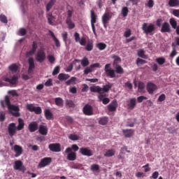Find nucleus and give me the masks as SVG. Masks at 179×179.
Segmentation results:
<instances>
[{
  "label": "nucleus",
  "mask_w": 179,
  "mask_h": 179,
  "mask_svg": "<svg viewBox=\"0 0 179 179\" xmlns=\"http://www.w3.org/2000/svg\"><path fill=\"white\" fill-rule=\"evenodd\" d=\"M0 20L2 22V23H8V18L3 15H0Z\"/></svg>",
  "instance_id": "nucleus-62"
},
{
  "label": "nucleus",
  "mask_w": 179,
  "mask_h": 179,
  "mask_svg": "<svg viewBox=\"0 0 179 179\" xmlns=\"http://www.w3.org/2000/svg\"><path fill=\"white\" fill-rule=\"evenodd\" d=\"M138 89L139 93H143V92H145V83H143V82H139L138 84Z\"/></svg>",
  "instance_id": "nucleus-38"
},
{
  "label": "nucleus",
  "mask_w": 179,
  "mask_h": 179,
  "mask_svg": "<svg viewBox=\"0 0 179 179\" xmlns=\"http://www.w3.org/2000/svg\"><path fill=\"white\" fill-rule=\"evenodd\" d=\"M46 17H47L49 24H51V25L54 24V22H55V17L52 15V13H47Z\"/></svg>",
  "instance_id": "nucleus-29"
},
{
  "label": "nucleus",
  "mask_w": 179,
  "mask_h": 179,
  "mask_svg": "<svg viewBox=\"0 0 179 179\" xmlns=\"http://www.w3.org/2000/svg\"><path fill=\"white\" fill-rule=\"evenodd\" d=\"M97 22V15L94 13V10H91V26L92 31L96 37H97V33L96 32V27L94 24Z\"/></svg>",
  "instance_id": "nucleus-5"
},
{
  "label": "nucleus",
  "mask_w": 179,
  "mask_h": 179,
  "mask_svg": "<svg viewBox=\"0 0 179 179\" xmlns=\"http://www.w3.org/2000/svg\"><path fill=\"white\" fill-rule=\"evenodd\" d=\"M58 73H59V66L55 67L52 75L55 76V75H58Z\"/></svg>",
  "instance_id": "nucleus-63"
},
{
  "label": "nucleus",
  "mask_w": 179,
  "mask_h": 179,
  "mask_svg": "<svg viewBox=\"0 0 179 179\" xmlns=\"http://www.w3.org/2000/svg\"><path fill=\"white\" fill-rule=\"evenodd\" d=\"M6 118V113L3 111L0 112V122H3Z\"/></svg>",
  "instance_id": "nucleus-53"
},
{
  "label": "nucleus",
  "mask_w": 179,
  "mask_h": 179,
  "mask_svg": "<svg viewBox=\"0 0 179 179\" xmlns=\"http://www.w3.org/2000/svg\"><path fill=\"white\" fill-rule=\"evenodd\" d=\"M14 170H18L19 171H22V173H24L26 171V167L23 166V162L20 160L15 161L14 166H13Z\"/></svg>",
  "instance_id": "nucleus-6"
},
{
  "label": "nucleus",
  "mask_w": 179,
  "mask_h": 179,
  "mask_svg": "<svg viewBox=\"0 0 179 179\" xmlns=\"http://www.w3.org/2000/svg\"><path fill=\"white\" fill-rule=\"evenodd\" d=\"M28 64H29L28 72L29 73H31V72L33 71V69L36 68V66L34 65V59H33V57H29L28 59Z\"/></svg>",
  "instance_id": "nucleus-23"
},
{
  "label": "nucleus",
  "mask_w": 179,
  "mask_h": 179,
  "mask_svg": "<svg viewBox=\"0 0 179 179\" xmlns=\"http://www.w3.org/2000/svg\"><path fill=\"white\" fill-rule=\"evenodd\" d=\"M169 23L171 27L173 28L174 29H177V27H178L177 26V21L176 20L175 18H171L169 20Z\"/></svg>",
  "instance_id": "nucleus-39"
},
{
  "label": "nucleus",
  "mask_w": 179,
  "mask_h": 179,
  "mask_svg": "<svg viewBox=\"0 0 179 179\" xmlns=\"http://www.w3.org/2000/svg\"><path fill=\"white\" fill-rule=\"evenodd\" d=\"M156 90H157V85L153 83H148L147 92L149 93V94H153Z\"/></svg>",
  "instance_id": "nucleus-13"
},
{
  "label": "nucleus",
  "mask_w": 179,
  "mask_h": 179,
  "mask_svg": "<svg viewBox=\"0 0 179 179\" xmlns=\"http://www.w3.org/2000/svg\"><path fill=\"white\" fill-rule=\"evenodd\" d=\"M69 78H71V76H69V74H66L64 73H61L58 76V79L61 81L67 80V79H69Z\"/></svg>",
  "instance_id": "nucleus-30"
},
{
  "label": "nucleus",
  "mask_w": 179,
  "mask_h": 179,
  "mask_svg": "<svg viewBox=\"0 0 179 179\" xmlns=\"http://www.w3.org/2000/svg\"><path fill=\"white\" fill-rule=\"evenodd\" d=\"M55 3V0H50L49 3L46 5V12H50L54 4Z\"/></svg>",
  "instance_id": "nucleus-37"
},
{
  "label": "nucleus",
  "mask_w": 179,
  "mask_h": 179,
  "mask_svg": "<svg viewBox=\"0 0 179 179\" xmlns=\"http://www.w3.org/2000/svg\"><path fill=\"white\" fill-rule=\"evenodd\" d=\"M98 99L99 101H102L103 104L104 105L108 104V103H110V99L107 98V94H106L104 92L103 94H99Z\"/></svg>",
  "instance_id": "nucleus-16"
},
{
  "label": "nucleus",
  "mask_w": 179,
  "mask_h": 179,
  "mask_svg": "<svg viewBox=\"0 0 179 179\" xmlns=\"http://www.w3.org/2000/svg\"><path fill=\"white\" fill-rule=\"evenodd\" d=\"M113 86H114V84L111 83H108V84L103 85V87H101V92L108 93V92H110Z\"/></svg>",
  "instance_id": "nucleus-24"
},
{
  "label": "nucleus",
  "mask_w": 179,
  "mask_h": 179,
  "mask_svg": "<svg viewBox=\"0 0 179 179\" xmlns=\"http://www.w3.org/2000/svg\"><path fill=\"white\" fill-rule=\"evenodd\" d=\"M78 43L80 45H86V38L82 37Z\"/></svg>",
  "instance_id": "nucleus-64"
},
{
  "label": "nucleus",
  "mask_w": 179,
  "mask_h": 179,
  "mask_svg": "<svg viewBox=\"0 0 179 179\" xmlns=\"http://www.w3.org/2000/svg\"><path fill=\"white\" fill-rule=\"evenodd\" d=\"M48 148L50 152H55L58 153L61 152V144L59 143H51L48 145Z\"/></svg>",
  "instance_id": "nucleus-10"
},
{
  "label": "nucleus",
  "mask_w": 179,
  "mask_h": 179,
  "mask_svg": "<svg viewBox=\"0 0 179 179\" xmlns=\"http://www.w3.org/2000/svg\"><path fill=\"white\" fill-rule=\"evenodd\" d=\"M93 50V41H90L85 46L86 51H92Z\"/></svg>",
  "instance_id": "nucleus-45"
},
{
  "label": "nucleus",
  "mask_w": 179,
  "mask_h": 179,
  "mask_svg": "<svg viewBox=\"0 0 179 179\" xmlns=\"http://www.w3.org/2000/svg\"><path fill=\"white\" fill-rule=\"evenodd\" d=\"M15 157H19L23 153V148L18 145H14Z\"/></svg>",
  "instance_id": "nucleus-22"
},
{
  "label": "nucleus",
  "mask_w": 179,
  "mask_h": 179,
  "mask_svg": "<svg viewBox=\"0 0 179 179\" xmlns=\"http://www.w3.org/2000/svg\"><path fill=\"white\" fill-rule=\"evenodd\" d=\"M55 103L57 107H64V99L61 97L55 98Z\"/></svg>",
  "instance_id": "nucleus-31"
},
{
  "label": "nucleus",
  "mask_w": 179,
  "mask_h": 179,
  "mask_svg": "<svg viewBox=\"0 0 179 179\" xmlns=\"http://www.w3.org/2000/svg\"><path fill=\"white\" fill-rule=\"evenodd\" d=\"M8 94H10L11 96H13V97H18L19 96V94H17V92H16V90H10L8 92Z\"/></svg>",
  "instance_id": "nucleus-56"
},
{
  "label": "nucleus",
  "mask_w": 179,
  "mask_h": 179,
  "mask_svg": "<svg viewBox=\"0 0 179 179\" xmlns=\"http://www.w3.org/2000/svg\"><path fill=\"white\" fill-rule=\"evenodd\" d=\"M0 104L3 108L8 106L9 111L14 117H20V113H19V106L10 104V98H9L8 96H6L4 99L0 101Z\"/></svg>",
  "instance_id": "nucleus-1"
},
{
  "label": "nucleus",
  "mask_w": 179,
  "mask_h": 179,
  "mask_svg": "<svg viewBox=\"0 0 179 179\" xmlns=\"http://www.w3.org/2000/svg\"><path fill=\"white\" fill-rule=\"evenodd\" d=\"M142 30L145 34H150V33H153V31L155 30V24H148V23H143Z\"/></svg>",
  "instance_id": "nucleus-4"
},
{
  "label": "nucleus",
  "mask_w": 179,
  "mask_h": 179,
  "mask_svg": "<svg viewBox=\"0 0 179 179\" xmlns=\"http://www.w3.org/2000/svg\"><path fill=\"white\" fill-rule=\"evenodd\" d=\"M81 65L83 66V68H86V66H88V65L90 64V62H89V59L86 57H84L81 61Z\"/></svg>",
  "instance_id": "nucleus-33"
},
{
  "label": "nucleus",
  "mask_w": 179,
  "mask_h": 179,
  "mask_svg": "<svg viewBox=\"0 0 179 179\" xmlns=\"http://www.w3.org/2000/svg\"><path fill=\"white\" fill-rule=\"evenodd\" d=\"M16 129H17V128L16 127V124L10 123L8 124V132L11 138L12 136H15V134H16Z\"/></svg>",
  "instance_id": "nucleus-11"
},
{
  "label": "nucleus",
  "mask_w": 179,
  "mask_h": 179,
  "mask_svg": "<svg viewBox=\"0 0 179 179\" xmlns=\"http://www.w3.org/2000/svg\"><path fill=\"white\" fill-rule=\"evenodd\" d=\"M171 28H170V24H169V22H164L161 28V33H171Z\"/></svg>",
  "instance_id": "nucleus-19"
},
{
  "label": "nucleus",
  "mask_w": 179,
  "mask_h": 179,
  "mask_svg": "<svg viewBox=\"0 0 179 179\" xmlns=\"http://www.w3.org/2000/svg\"><path fill=\"white\" fill-rule=\"evenodd\" d=\"M66 23L69 26V29L72 30V29H75V23L72 22V20H66Z\"/></svg>",
  "instance_id": "nucleus-43"
},
{
  "label": "nucleus",
  "mask_w": 179,
  "mask_h": 179,
  "mask_svg": "<svg viewBox=\"0 0 179 179\" xmlns=\"http://www.w3.org/2000/svg\"><path fill=\"white\" fill-rule=\"evenodd\" d=\"M138 56L141 58H146V55H145V51L143 50H140L138 52Z\"/></svg>",
  "instance_id": "nucleus-59"
},
{
  "label": "nucleus",
  "mask_w": 179,
  "mask_h": 179,
  "mask_svg": "<svg viewBox=\"0 0 179 179\" xmlns=\"http://www.w3.org/2000/svg\"><path fill=\"white\" fill-rule=\"evenodd\" d=\"M169 5L171 8L174 6H178L179 5V0H169Z\"/></svg>",
  "instance_id": "nucleus-41"
},
{
  "label": "nucleus",
  "mask_w": 179,
  "mask_h": 179,
  "mask_svg": "<svg viewBox=\"0 0 179 179\" xmlns=\"http://www.w3.org/2000/svg\"><path fill=\"white\" fill-rule=\"evenodd\" d=\"M66 153H68L67 155V160H69L70 162H73L76 159V152H72V148H67L65 150Z\"/></svg>",
  "instance_id": "nucleus-7"
},
{
  "label": "nucleus",
  "mask_w": 179,
  "mask_h": 179,
  "mask_svg": "<svg viewBox=\"0 0 179 179\" xmlns=\"http://www.w3.org/2000/svg\"><path fill=\"white\" fill-rule=\"evenodd\" d=\"M38 132L41 134V135L45 136V135L48 134V128L47 126L40 125L38 127Z\"/></svg>",
  "instance_id": "nucleus-25"
},
{
  "label": "nucleus",
  "mask_w": 179,
  "mask_h": 179,
  "mask_svg": "<svg viewBox=\"0 0 179 179\" xmlns=\"http://www.w3.org/2000/svg\"><path fill=\"white\" fill-rule=\"evenodd\" d=\"M35 107L36 106H34L33 103H27L26 106L27 110H28V111H30L31 113H33V111H34Z\"/></svg>",
  "instance_id": "nucleus-50"
},
{
  "label": "nucleus",
  "mask_w": 179,
  "mask_h": 179,
  "mask_svg": "<svg viewBox=\"0 0 179 179\" xmlns=\"http://www.w3.org/2000/svg\"><path fill=\"white\" fill-rule=\"evenodd\" d=\"M80 153L83 155V156H93V152H92V150H90L87 148H80Z\"/></svg>",
  "instance_id": "nucleus-17"
},
{
  "label": "nucleus",
  "mask_w": 179,
  "mask_h": 179,
  "mask_svg": "<svg viewBox=\"0 0 179 179\" xmlns=\"http://www.w3.org/2000/svg\"><path fill=\"white\" fill-rule=\"evenodd\" d=\"M38 123L37 122H31L28 125V129L29 132H36L38 129Z\"/></svg>",
  "instance_id": "nucleus-15"
},
{
  "label": "nucleus",
  "mask_w": 179,
  "mask_h": 179,
  "mask_svg": "<svg viewBox=\"0 0 179 179\" xmlns=\"http://www.w3.org/2000/svg\"><path fill=\"white\" fill-rule=\"evenodd\" d=\"M9 69L11 72H17V66L16 64H12L9 66Z\"/></svg>",
  "instance_id": "nucleus-55"
},
{
  "label": "nucleus",
  "mask_w": 179,
  "mask_h": 179,
  "mask_svg": "<svg viewBox=\"0 0 179 179\" xmlns=\"http://www.w3.org/2000/svg\"><path fill=\"white\" fill-rule=\"evenodd\" d=\"M27 34V31L26 30V29L20 28L19 29V34H20V36H26Z\"/></svg>",
  "instance_id": "nucleus-57"
},
{
  "label": "nucleus",
  "mask_w": 179,
  "mask_h": 179,
  "mask_svg": "<svg viewBox=\"0 0 179 179\" xmlns=\"http://www.w3.org/2000/svg\"><path fill=\"white\" fill-rule=\"evenodd\" d=\"M46 54L43 49H39L35 55V59L37 62L42 64L45 61Z\"/></svg>",
  "instance_id": "nucleus-2"
},
{
  "label": "nucleus",
  "mask_w": 179,
  "mask_h": 179,
  "mask_svg": "<svg viewBox=\"0 0 179 179\" xmlns=\"http://www.w3.org/2000/svg\"><path fill=\"white\" fill-rule=\"evenodd\" d=\"M66 105L71 108H73L75 107V103H73V101L71 99L66 100Z\"/></svg>",
  "instance_id": "nucleus-51"
},
{
  "label": "nucleus",
  "mask_w": 179,
  "mask_h": 179,
  "mask_svg": "<svg viewBox=\"0 0 179 179\" xmlns=\"http://www.w3.org/2000/svg\"><path fill=\"white\" fill-rule=\"evenodd\" d=\"M177 54H178V52H177V50H176V48H173L171 52L170 53L169 57L170 58H174V57H176Z\"/></svg>",
  "instance_id": "nucleus-60"
},
{
  "label": "nucleus",
  "mask_w": 179,
  "mask_h": 179,
  "mask_svg": "<svg viewBox=\"0 0 179 179\" xmlns=\"http://www.w3.org/2000/svg\"><path fill=\"white\" fill-rule=\"evenodd\" d=\"M72 15H73V8H72V7H70V9L67 10L66 20H71Z\"/></svg>",
  "instance_id": "nucleus-44"
},
{
  "label": "nucleus",
  "mask_w": 179,
  "mask_h": 179,
  "mask_svg": "<svg viewBox=\"0 0 179 179\" xmlns=\"http://www.w3.org/2000/svg\"><path fill=\"white\" fill-rule=\"evenodd\" d=\"M105 73L108 78H110L111 79L115 78V70L111 69V64H107L105 65Z\"/></svg>",
  "instance_id": "nucleus-3"
},
{
  "label": "nucleus",
  "mask_w": 179,
  "mask_h": 179,
  "mask_svg": "<svg viewBox=\"0 0 179 179\" xmlns=\"http://www.w3.org/2000/svg\"><path fill=\"white\" fill-rule=\"evenodd\" d=\"M114 155H115V150H114L113 149H111V150H108L105 152L104 156L106 157H112V156H114Z\"/></svg>",
  "instance_id": "nucleus-36"
},
{
  "label": "nucleus",
  "mask_w": 179,
  "mask_h": 179,
  "mask_svg": "<svg viewBox=\"0 0 179 179\" xmlns=\"http://www.w3.org/2000/svg\"><path fill=\"white\" fill-rule=\"evenodd\" d=\"M90 92L92 93H99V94H103L104 92H101V87L99 85L90 87Z\"/></svg>",
  "instance_id": "nucleus-28"
},
{
  "label": "nucleus",
  "mask_w": 179,
  "mask_h": 179,
  "mask_svg": "<svg viewBox=\"0 0 179 179\" xmlns=\"http://www.w3.org/2000/svg\"><path fill=\"white\" fill-rule=\"evenodd\" d=\"M156 62H157L159 65H163L166 63V59H164V57H158L156 59Z\"/></svg>",
  "instance_id": "nucleus-49"
},
{
  "label": "nucleus",
  "mask_w": 179,
  "mask_h": 179,
  "mask_svg": "<svg viewBox=\"0 0 179 179\" xmlns=\"http://www.w3.org/2000/svg\"><path fill=\"white\" fill-rule=\"evenodd\" d=\"M114 68L116 73H119L120 75H122V73H124V69H122L121 66H115Z\"/></svg>",
  "instance_id": "nucleus-40"
},
{
  "label": "nucleus",
  "mask_w": 179,
  "mask_h": 179,
  "mask_svg": "<svg viewBox=\"0 0 179 179\" xmlns=\"http://www.w3.org/2000/svg\"><path fill=\"white\" fill-rule=\"evenodd\" d=\"M134 129H123L122 133L124 135L125 138H131V136H134Z\"/></svg>",
  "instance_id": "nucleus-26"
},
{
  "label": "nucleus",
  "mask_w": 179,
  "mask_h": 179,
  "mask_svg": "<svg viewBox=\"0 0 179 179\" xmlns=\"http://www.w3.org/2000/svg\"><path fill=\"white\" fill-rule=\"evenodd\" d=\"M4 82H8L10 85H16L17 83V80H19V77L17 75H14L11 78H4Z\"/></svg>",
  "instance_id": "nucleus-14"
},
{
  "label": "nucleus",
  "mask_w": 179,
  "mask_h": 179,
  "mask_svg": "<svg viewBox=\"0 0 179 179\" xmlns=\"http://www.w3.org/2000/svg\"><path fill=\"white\" fill-rule=\"evenodd\" d=\"M37 42L36 41H34L32 43V48L31 50L27 52V57H31V55H34V54L36 53V51H37Z\"/></svg>",
  "instance_id": "nucleus-20"
},
{
  "label": "nucleus",
  "mask_w": 179,
  "mask_h": 179,
  "mask_svg": "<svg viewBox=\"0 0 179 179\" xmlns=\"http://www.w3.org/2000/svg\"><path fill=\"white\" fill-rule=\"evenodd\" d=\"M100 125H106L108 122V119L107 117H102L99 120Z\"/></svg>",
  "instance_id": "nucleus-54"
},
{
  "label": "nucleus",
  "mask_w": 179,
  "mask_h": 179,
  "mask_svg": "<svg viewBox=\"0 0 179 179\" xmlns=\"http://www.w3.org/2000/svg\"><path fill=\"white\" fill-rule=\"evenodd\" d=\"M76 77H71L70 80L66 82V85L67 86H70V85H76Z\"/></svg>",
  "instance_id": "nucleus-42"
},
{
  "label": "nucleus",
  "mask_w": 179,
  "mask_h": 179,
  "mask_svg": "<svg viewBox=\"0 0 179 179\" xmlns=\"http://www.w3.org/2000/svg\"><path fill=\"white\" fill-rule=\"evenodd\" d=\"M112 58H113V59H114L113 66H117L118 64H120V62H121V57H120L117 55H113L112 57Z\"/></svg>",
  "instance_id": "nucleus-35"
},
{
  "label": "nucleus",
  "mask_w": 179,
  "mask_h": 179,
  "mask_svg": "<svg viewBox=\"0 0 179 179\" xmlns=\"http://www.w3.org/2000/svg\"><path fill=\"white\" fill-rule=\"evenodd\" d=\"M96 48L99 49V51H103L107 48V45L104 43H99L96 45Z\"/></svg>",
  "instance_id": "nucleus-34"
},
{
  "label": "nucleus",
  "mask_w": 179,
  "mask_h": 179,
  "mask_svg": "<svg viewBox=\"0 0 179 179\" xmlns=\"http://www.w3.org/2000/svg\"><path fill=\"white\" fill-rule=\"evenodd\" d=\"M91 170L92 171H98V170H100V166L97 164H92L91 166Z\"/></svg>",
  "instance_id": "nucleus-58"
},
{
  "label": "nucleus",
  "mask_w": 179,
  "mask_h": 179,
  "mask_svg": "<svg viewBox=\"0 0 179 179\" xmlns=\"http://www.w3.org/2000/svg\"><path fill=\"white\" fill-rule=\"evenodd\" d=\"M145 6H147V8H149V9H152V8L155 6V1L148 0V2L145 3Z\"/></svg>",
  "instance_id": "nucleus-47"
},
{
  "label": "nucleus",
  "mask_w": 179,
  "mask_h": 179,
  "mask_svg": "<svg viewBox=\"0 0 179 179\" xmlns=\"http://www.w3.org/2000/svg\"><path fill=\"white\" fill-rule=\"evenodd\" d=\"M51 162H52V159H51V157H45L42 159L38 164L39 169H43V167L49 166V164H51Z\"/></svg>",
  "instance_id": "nucleus-8"
},
{
  "label": "nucleus",
  "mask_w": 179,
  "mask_h": 179,
  "mask_svg": "<svg viewBox=\"0 0 179 179\" xmlns=\"http://www.w3.org/2000/svg\"><path fill=\"white\" fill-rule=\"evenodd\" d=\"M44 115L46 120H48L49 121L50 120H54V115L52 114V113H51V110L50 109L44 110Z\"/></svg>",
  "instance_id": "nucleus-27"
},
{
  "label": "nucleus",
  "mask_w": 179,
  "mask_h": 179,
  "mask_svg": "<svg viewBox=\"0 0 179 179\" xmlns=\"http://www.w3.org/2000/svg\"><path fill=\"white\" fill-rule=\"evenodd\" d=\"M74 38H75L76 43H79L80 40L81 39L80 35L79 34V33L75 32Z\"/></svg>",
  "instance_id": "nucleus-61"
},
{
  "label": "nucleus",
  "mask_w": 179,
  "mask_h": 179,
  "mask_svg": "<svg viewBox=\"0 0 179 179\" xmlns=\"http://www.w3.org/2000/svg\"><path fill=\"white\" fill-rule=\"evenodd\" d=\"M83 112L85 115H93V107L89 104H86L83 108Z\"/></svg>",
  "instance_id": "nucleus-12"
},
{
  "label": "nucleus",
  "mask_w": 179,
  "mask_h": 179,
  "mask_svg": "<svg viewBox=\"0 0 179 179\" xmlns=\"http://www.w3.org/2000/svg\"><path fill=\"white\" fill-rule=\"evenodd\" d=\"M33 113H35V114L39 115V114H41V113H43V110L40 106H35Z\"/></svg>",
  "instance_id": "nucleus-48"
},
{
  "label": "nucleus",
  "mask_w": 179,
  "mask_h": 179,
  "mask_svg": "<svg viewBox=\"0 0 179 179\" xmlns=\"http://www.w3.org/2000/svg\"><path fill=\"white\" fill-rule=\"evenodd\" d=\"M69 138L71 141H79V136H78V134H71L69 135Z\"/></svg>",
  "instance_id": "nucleus-52"
},
{
  "label": "nucleus",
  "mask_w": 179,
  "mask_h": 179,
  "mask_svg": "<svg viewBox=\"0 0 179 179\" xmlns=\"http://www.w3.org/2000/svg\"><path fill=\"white\" fill-rule=\"evenodd\" d=\"M127 107L129 110H134L136 107V99L131 98L127 101Z\"/></svg>",
  "instance_id": "nucleus-18"
},
{
  "label": "nucleus",
  "mask_w": 179,
  "mask_h": 179,
  "mask_svg": "<svg viewBox=\"0 0 179 179\" xmlns=\"http://www.w3.org/2000/svg\"><path fill=\"white\" fill-rule=\"evenodd\" d=\"M129 10H128V7H122V15L123 17H127L128 16V13Z\"/></svg>",
  "instance_id": "nucleus-46"
},
{
  "label": "nucleus",
  "mask_w": 179,
  "mask_h": 179,
  "mask_svg": "<svg viewBox=\"0 0 179 179\" xmlns=\"http://www.w3.org/2000/svg\"><path fill=\"white\" fill-rule=\"evenodd\" d=\"M24 128V120L22 118L18 119V125L17 127V131H22Z\"/></svg>",
  "instance_id": "nucleus-32"
},
{
  "label": "nucleus",
  "mask_w": 179,
  "mask_h": 179,
  "mask_svg": "<svg viewBox=\"0 0 179 179\" xmlns=\"http://www.w3.org/2000/svg\"><path fill=\"white\" fill-rule=\"evenodd\" d=\"M117 107H118V103L117 102V100H113L108 106V111H110V112L117 111Z\"/></svg>",
  "instance_id": "nucleus-21"
},
{
  "label": "nucleus",
  "mask_w": 179,
  "mask_h": 179,
  "mask_svg": "<svg viewBox=\"0 0 179 179\" xmlns=\"http://www.w3.org/2000/svg\"><path fill=\"white\" fill-rule=\"evenodd\" d=\"M112 16L113 15L109 12L105 13L102 15V23H103L104 27H107V24H108Z\"/></svg>",
  "instance_id": "nucleus-9"
}]
</instances>
